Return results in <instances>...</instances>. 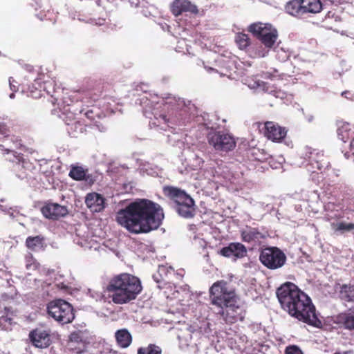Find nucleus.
I'll use <instances>...</instances> for the list:
<instances>
[{"label": "nucleus", "instance_id": "40", "mask_svg": "<svg viewBox=\"0 0 354 354\" xmlns=\"http://www.w3.org/2000/svg\"><path fill=\"white\" fill-rule=\"evenodd\" d=\"M342 354H354V351L353 350L343 351Z\"/></svg>", "mask_w": 354, "mask_h": 354}, {"label": "nucleus", "instance_id": "6", "mask_svg": "<svg viewBox=\"0 0 354 354\" xmlns=\"http://www.w3.org/2000/svg\"><path fill=\"white\" fill-rule=\"evenodd\" d=\"M285 8L288 14L303 18L308 14L320 12L323 6L320 0H292L286 4Z\"/></svg>", "mask_w": 354, "mask_h": 354}, {"label": "nucleus", "instance_id": "39", "mask_svg": "<svg viewBox=\"0 0 354 354\" xmlns=\"http://www.w3.org/2000/svg\"><path fill=\"white\" fill-rule=\"evenodd\" d=\"M350 146H351V150L354 155V138L351 140Z\"/></svg>", "mask_w": 354, "mask_h": 354}, {"label": "nucleus", "instance_id": "18", "mask_svg": "<svg viewBox=\"0 0 354 354\" xmlns=\"http://www.w3.org/2000/svg\"><path fill=\"white\" fill-rule=\"evenodd\" d=\"M29 337L33 345L38 348H47L51 343L50 335L44 330L37 328L30 333Z\"/></svg>", "mask_w": 354, "mask_h": 354}, {"label": "nucleus", "instance_id": "26", "mask_svg": "<svg viewBox=\"0 0 354 354\" xmlns=\"http://www.w3.org/2000/svg\"><path fill=\"white\" fill-rule=\"evenodd\" d=\"M87 170L80 166H73L71 167L69 176L75 180H82L85 179Z\"/></svg>", "mask_w": 354, "mask_h": 354}, {"label": "nucleus", "instance_id": "35", "mask_svg": "<svg viewBox=\"0 0 354 354\" xmlns=\"http://www.w3.org/2000/svg\"><path fill=\"white\" fill-rule=\"evenodd\" d=\"M85 115L86 116L87 118H88L91 120H95V115H94L93 111L92 109L87 110L85 113Z\"/></svg>", "mask_w": 354, "mask_h": 354}, {"label": "nucleus", "instance_id": "12", "mask_svg": "<svg viewBox=\"0 0 354 354\" xmlns=\"http://www.w3.org/2000/svg\"><path fill=\"white\" fill-rule=\"evenodd\" d=\"M218 314L221 315L226 324H234L242 319L241 309L239 305V298L234 302L228 303L219 307Z\"/></svg>", "mask_w": 354, "mask_h": 354}, {"label": "nucleus", "instance_id": "30", "mask_svg": "<svg viewBox=\"0 0 354 354\" xmlns=\"http://www.w3.org/2000/svg\"><path fill=\"white\" fill-rule=\"evenodd\" d=\"M344 215L342 212L339 211H332L325 215L324 219L325 221L329 222L330 225H331L333 223H339L337 221L342 219Z\"/></svg>", "mask_w": 354, "mask_h": 354}, {"label": "nucleus", "instance_id": "22", "mask_svg": "<svg viewBox=\"0 0 354 354\" xmlns=\"http://www.w3.org/2000/svg\"><path fill=\"white\" fill-rule=\"evenodd\" d=\"M44 241L45 239L42 236H30L26 239V246L31 251L36 252L44 248Z\"/></svg>", "mask_w": 354, "mask_h": 354}, {"label": "nucleus", "instance_id": "9", "mask_svg": "<svg viewBox=\"0 0 354 354\" xmlns=\"http://www.w3.org/2000/svg\"><path fill=\"white\" fill-rule=\"evenodd\" d=\"M261 263L270 270H277L283 267L287 260L286 254L277 247H266L260 251Z\"/></svg>", "mask_w": 354, "mask_h": 354}, {"label": "nucleus", "instance_id": "15", "mask_svg": "<svg viewBox=\"0 0 354 354\" xmlns=\"http://www.w3.org/2000/svg\"><path fill=\"white\" fill-rule=\"evenodd\" d=\"M287 134L286 128L279 126L278 124L268 121L264 124V135L268 139L273 142H281Z\"/></svg>", "mask_w": 354, "mask_h": 354}, {"label": "nucleus", "instance_id": "4", "mask_svg": "<svg viewBox=\"0 0 354 354\" xmlns=\"http://www.w3.org/2000/svg\"><path fill=\"white\" fill-rule=\"evenodd\" d=\"M164 194L176 203V211L187 218L195 215L194 201L184 190L173 186L163 187Z\"/></svg>", "mask_w": 354, "mask_h": 354}, {"label": "nucleus", "instance_id": "8", "mask_svg": "<svg viewBox=\"0 0 354 354\" xmlns=\"http://www.w3.org/2000/svg\"><path fill=\"white\" fill-rule=\"evenodd\" d=\"M248 30L267 48H272L278 37L277 30L269 24L254 23L249 26Z\"/></svg>", "mask_w": 354, "mask_h": 354}, {"label": "nucleus", "instance_id": "34", "mask_svg": "<svg viewBox=\"0 0 354 354\" xmlns=\"http://www.w3.org/2000/svg\"><path fill=\"white\" fill-rule=\"evenodd\" d=\"M12 323V319L8 317L7 315H3L0 317V324L6 326V324L11 325Z\"/></svg>", "mask_w": 354, "mask_h": 354}, {"label": "nucleus", "instance_id": "42", "mask_svg": "<svg viewBox=\"0 0 354 354\" xmlns=\"http://www.w3.org/2000/svg\"><path fill=\"white\" fill-rule=\"evenodd\" d=\"M207 71H214V68H210V67H209V68H207Z\"/></svg>", "mask_w": 354, "mask_h": 354}, {"label": "nucleus", "instance_id": "28", "mask_svg": "<svg viewBox=\"0 0 354 354\" xmlns=\"http://www.w3.org/2000/svg\"><path fill=\"white\" fill-rule=\"evenodd\" d=\"M235 41L241 50L245 49L250 45V39L248 35L239 32L236 35Z\"/></svg>", "mask_w": 354, "mask_h": 354}, {"label": "nucleus", "instance_id": "5", "mask_svg": "<svg viewBox=\"0 0 354 354\" xmlns=\"http://www.w3.org/2000/svg\"><path fill=\"white\" fill-rule=\"evenodd\" d=\"M209 298L211 304L219 308L228 303L234 302L239 297L227 281L220 280L210 287Z\"/></svg>", "mask_w": 354, "mask_h": 354}, {"label": "nucleus", "instance_id": "7", "mask_svg": "<svg viewBox=\"0 0 354 354\" xmlns=\"http://www.w3.org/2000/svg\"><path fill=\"white\" fill-rule=\"evenodd\" d=\"M47 311L51 317L62 324L71 323L75 318L72 305L63 299H56L49 302Z\"/></svg>", "mask_w": 354, "mask_h": 354}, {"label": "nucleus", "instance_id": "2", "mask_svg": "<svg viewBox=\"0 0 354 354\" xmlns=\"http://www.w3.org/2000/svg\"><path fill=\"white\" fill-rule=\"evenodd\" d=\"M276 295L281 308L290 316L315 327L322 325L311 299L297 285L286 282L277 289Z\"/></svg>", "mask_w": 354, "mask_h": 354}, {"label": "nucleus", "instance_id": "31", "mask_svg": "<svg viewBox=\"0 0 354 354\" xmlns=\"http://www.w3.org/2000/svg\"><path fill=\"white\" fill-rule=\"evenodd\" d=\"M26 268L28 270H35L39 268V263L34 258L32 254H28L26 256Z\"/></svg>", "mask_w": 354, "mask_h": 354}, {"label": "nucleus", "instance_id": "13", "mask_svg": "<svg viewBox=\"0 0 354 354\" xmlns=\"http://www.w3.org/2000/svg\"><path fill=\"white\" fill-rule=\"evenodd\" d=\"M42 215L50 220L57 221L68 213L67 207L58 203L46 202L41 208Z\"/></svg>", "mask_w": 354, "mask_h": 354}, {"label": "nucleus", "instance_id": "20", "mask_svg": "<svg viewBox=\"0 0 354 354\" xmlns=\"http://www.w3.org/2000/svg\"><path fill=\"white\" fill-rule=\"evenodd\" d=\"M241 236L242 241L247 243L255 242L265 237L258 228L250 226H246L241 231Z\"/></svg>", "mask_w": 354, "mask_h": 354}, {"label": "nucleus", "instance_id": "19", "mask_svg": "<svg viewBox=\"0 0 354 354\" xmlns=\"http://www.w3.org/2000/svg\"><path fill=\"white\" fill-rule=\"evenodd\" d=\"M336 324L342 325L347 330H354V308H349L344 313L337 315L334 321Z\"/></svg>", "mask_w": 354, "mask_h": 354}, {"label": "nucleus", "instance_id": "33", "mask_svg": "<svg viewBox=\"0 0 354 354\" xmlns=\"http://www.w3.org/2000/svg\"><path fill=\"white\" fill-rule=\"evenodd\" d=\"M156 120L160 124L163 123L167 124L168 127L169 126V123H171V120L165 115H160L158 118H156Z\"/></svg>", "mask_w": 354, "mask_h": 354}, {"label": "nucleus", "instance_id": "14", "mask_svg": "<svg viewBox=\"0 0 354 354\" xmlns=\"http://www.w3.org/2000/svg\"><path fill=\"white\" fill-rule=\"evenodd\" d=\"M170 11L175 17L183 13L191 15L198 13L197 6L189 0H174L170 5Z\"/></svg>", "mask_w": 354, "mask_h": 354}, {"label": "nucleus", "instance_id": "17", "mask_svg": "<svg viewBox=\"0 0 354 354\" xmlns=\"http://www.w3.org/2000/svg\"><path fill=\"white\" fill-rule=\"evenodd\" d=\"M218 253L225 257L242 258L245 256L247 250L241 243H231L227 246L223 247Z\"/></svg>", "mask_w": 354, "mask_h": 354}, {"label": "nucleus", "instance_id": "41", "mask_svg": "<svg viewBox=\"0 0 354 354\" xmlns=\"http://www.w3.org/2000/svg\"><path fill=\"white\" fill-rule=\"evenodd\" d=\"M258 56L259 57H264L265 56V53H259Z\"/></svg>", "mask_w": 354, "mask_h": 354}, {"label": "nucleus", "instance_id": "37", "mask_svg": "<svg viewBox=\"0 0 354 354\" xmlns=\"http://www.w3.org/2000/svg\"><path fill=\"white\" fill-rule=\"evenodd\" d=\"M98 90H100V88ZM101 94H102V91H99L98 94L95 93L94 95L91 96V97L92 100L95 102V101L97 100L98 97L101 95Z\"/></svg>", "mask_w": 354, "mask_h": 354}, {"label": "nucleus", "instance_id": "3", "mask_svg": "<svg viewBox=\"0 0 354 354\" xmlns=\"http://www.w3.org/2000/svg\"><path fill=\"white\" fill-rule=\"evenodd\" d=\"M142 288L141 282L138 277L122 273L109 280L105 292L114 304H124L135 299Z\"/></svg>", "mask_w": 354, "mask_h": 354}, {"label": "nucleus", "instance_id": "27", "mask_svg": "<svg viewBox=\"0 0 354 354\" xmlns=\"http://www.w3.org/2000/svg\"><path fill=\"white\" fill-rule=\"evenodd\" d=\"M340 296L347 301H354V286L343 285L341 287Z\"/></svg>", "mask_w": 354, "mask_h": 354}, {"label": "nucleus", "instance_id": "23", "mask_svg": "<svg viewBox=\"0 0 354 354\" xmlns=\"http://www.w3.org/2000/svg\"><path fill=\"white\" fill-rule=\"evenodd\" d=\"M0 151L3 155H6L7 157L6 158V160L12 162H16L17 164H19L21 162H24V156L21 153H18L17 152L10 150L8 149H5L2 145H0Z\"/></svg>", "mask_w": 354, "mask_h": 354}, {"label": "nucleus", "instance_id": "32", "mask_svg": "<svg viewBox=\"0 0 354 354\" xmlns=\"http://www.w3.org/2000/svg\"><path fill=\"white\" fill-rule=\"evenodd\" d=\"M286 354H303V352L297 346L293 345L286 348Z\"/></svg>", "mask_w": 354, "mask_h": 354}, {"label": "nucleus", "instance_id": "1", "mask_svg": "<svg viewBox=\"0 0 354 354\" xmlns=\"http://www.w3.org/2000/svg\"><path fill=\"white\" fill-rule=\"evenodd\" d=\"M164 218L160 205L148 199L130 203L116 214L117 222L132 234H147L157 230Z\"/></svg>", "mask_w": 354, "mask_h": 354}, {"label": "nucleus", "instance_id": "10", "mask_svg": "<svg viewBox=\"0 0 354 354\" xmlns=\"http://www.w3.org/2000/svg\"><path fill=\"white\" fill-rule=\"evenodd\" d=\"M91 338L86 332H73L68 337L66 348L71 354H86L88 352Z\"/></svg>", "mask_w": 354, "mask_h": 354}, {"label": "nucleus", "instance_id": "21", "mask_svg": "<svg viewBox=\"0 0 354 354\" xmlns=\"http://www.w3.org/2000/svg\"><path fill=\"white\" fill-rule=\"evenodd\" d=\"M118 345L121 348H127L131 344L132 336L126 328L118 330L115 333Z\"/></svg>", "mask_w": 354, "mask_h": 354}, {"label": "nucleus", "instance_id": "16", "mask_svg": "<svg viewBox=\"0 0 354 354\" xmlns=\"http://www.w3.org/2000/svg\"><path fill=\"white\" fill-rule=\"evenodd\" d=\"M85 204L92 213L102 212L106 207L105 198L96 192H91L85 197Z\"/></svg>", "mask_w": 354, "mask_h": 354}, {"label": "nucleus", "instance_id": "36", "mask_svg": "<svg viewBox=\"0 0 354 354\" xmlns=\"http://www.w3.org/2000/svg\"><path fill=\"white\" fill-rule=\"evenodd\" d=\"M66 123L67 125H73V124H75V127L76 126H82V124H80V122H76V121H73V120H70L69 122L68 120H66Z\"/></svg>", "mask_w": 354, "mask_h": 354}, {"label": "nucleus", "instance_id": "29", "mask_svg": "<svg viewBox=\"0 0 354 354\" xmlns=\"http://www.w3.org/2000/svg\"><path fill=\"white\" fill-rule=\"evenodd\" d=\"M161 348L155 344H149L147 347L140 348L138 354H161Z\"/></svg>", "mask_w": 354, "mask_h": 354}, {"label": "nucleus", "instance_id": "25", "mask_svg": "<svg viewBox=\"0 0 354 354\" xmlns=\"http://www.w3.org/2000/svg\"><path fill=\"white\" fill-rule=\"evenodd\" d=\"M331 229L334 232L344 234L346 232H349L354 230V223H346L339 221V223H333Z\"/></svg>", "mask_w": 354, "mask_h": 354}, {"label": "nucleus", "instance_id": "24", "mask_svg": "<svg viewBox=\"0 0 354 354\" xmlns=\"http://www.w3.org/2000/svg\"><path fill=\"white\" fill-rule=\"evenodd\" d=\"M308 159L310 165H313L318 169L320 170L324 167L323 161L324 160V157L323 153H320L316 151V150H313L310 152Z\"/></svg>", "mask_w": 354, "mask_h": 354}, {"label": "nucleus", "instance_id": "38", "mask_svg": "<svg viewBox=\"0 0 354 354\" xmlns=\"http://www.w3.org/2000/svg\"><path fill=\"white\" fill-rule=\"evenodd\" d=\"M35 1L36 3V8L35 10H37L38 8H41L42 7V5L41 3V0H33Z\"/></svg>", "mask_w": 354, "mask_h": 354}, {"label": "nucleus", "instance_id": "11", "mask_svg": "<svg viewBox=\"0 0 354 354\" xmlns=\"http://www.w3.org/2000/svg\"><path fill=\"white\" fill-rule=\"evenodd\" d=\"M208 141L210 145L218 151L227 152L233 150L236 147V141L234 137L222 131L209 133Z\"/></svg>", "mask_w": 354, "mask_h": 354}]
</instances>
